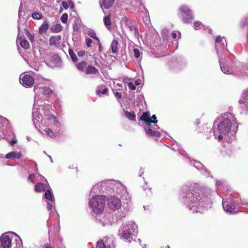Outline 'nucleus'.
I'll return each instance as SVG.
<instances>
[{
    "label": "nucleus",
    "mask_w": 248,
    "mask_h": 248,
    "mask_svg": "<svg viewBox=\"0 0 248 248\" xmlns=\"http://www.w3.org/2000/svg\"><path fill=\"white\" fill-rule=\"evenodd\" d=\"M62 27L60 24L53 25L51 27V31L54 33H58L62 31Z\"/></svg>",
    "instance_id": "27"
},
{
    "label": "nucleus",
    "mask_w": 248,
    "mask_h": 248,
    "mask_svg": "<svg viewBox=\"0 0 248 248\" xmlns=\"http://www.w3.org/2000/svg\"><path fill=\"white\" fill-rule=\"evenodd\" d=\"M22 156V154L20 152H11L6 155L5 157L7 159H19Z\"/></svg>",
    "instance_id": "14"
},
{
    "label": "nucleus",
    "mask_w": 248,
    "mask_h": 248,
    "mask_svg": "<svg viewBox=\"0 0 248 248\" xmlns=\"http://www.w3.org/2000/svg\"><path fill=\"white\" fill-rule=\"evenodd\" d=\"M48 22L45 21L39 27V33L41 34H42L45 33L48 29Z\"/></svg>",
    "instance_id": "23"
},
{
    "label": "nucleus",
    "mask_w": 248,
    "mask_h": 248,
    "mask_svg": "<svg viewBox=\"0 0 248 248\" xmlns=\"http://www.w3.org/2000/svg\"><path fill=\"white\" fill-rule=\"evenodd\" d=\"M120 1L127 4L130 3V0H120Z\"/></svg>",
    "instance_id": "47"
},
{
    "label": "nucleus",
    "mask_w": 248,
    "mask_h": 248,
    "mask_svg": "<svg viewBox=\"0 0 248 248\" xmlns=\"http://www.w3.org/2000/svg\"><path fill=\"white\" fill-rule=\"evenodd\" d=\"M68 52H69V55L71 57L72 60L74 62H77L78 60V57H77L76 54L74 52V51L72 49H69Z\"/></svg>",
    "instance_id": "30"
},
{
    "label": "nucleus",
    "mask_w": 248,
    "mask_h": 248,
    "mask_svg": "<svg viewBox=\"0 0 248 248\" xmlns=\"http://www.w3.org/2000/svg\"><path fill=\"white\" fill-rule=\"evenodd\" d=\"M222 37L220 35H219L217 37L216 40H215V43H216V44L220 43L221 42H222Z\"/></svg>",
    "instance_id": "40"
},
{
    "label": "nucleus",
    "mask_w": 248,
    "mask_h": 248,
    "mask_svg": "<svg viewBox=\"0 0 248 248\" xmlns=\"http://www.w3.org/2000/svg\"><path fill=\"white\" fill-rule=\"evenodd\" d=\"M193 19L192 13L182 15V20L184 23H187Z\"/></svg>",
    "instance_id": "26"
},
{
    "label": "nucleus",
    "mask_w": 248,
    "mask_h": 248,
    "mask_svg": "<svg viewBox=\"0 0 248 248\" xmlns=\"http://www.w3.org/2000/svg\"><path fill=\"white\" fill-rule=\"evenodd\" d=\"M45 191V198L47 200L52 202L53 198L50 190L49 189H46Z\"/></svg>",
    "instance_id": "31"
},
{
    "label": "nucleus",
    "mask_w": 248,
    "mask_h": 248,
    "mask_svg": "<svg viewBox=\"0 0 248 248\" xmlns=\"http://www.w3.org/2000/svg\"><path fill=\"white\" fill-rule=\"evenodd\" d=\"M62 4L65 9H67L68 8V4L66 1H63L62 3Z\"/></svg>",
    "instance_id": "44"
},
{
    "label": "nucleus",
    "mask_w": 248,
    "mask_h": 248,
    "mask_svg": "<svg viewBox=\"0 0 248 248\" xmlns=\"http://www.w3.org/2000/svg\"><path fill=\"white\" fill-rule=\"evenodd\" d=\"M125 116L129 120L132 121L136 120V114L134 111L129 112L128 111H124Z\"/></svg>",
    "instance_id": "28"
},
{
    "label": "nucleus",
    "mask_w": 248,
    "mask_h": 248,
    "mask_svg": "<svg viewBox=\"0 0 248 248\" xmlns=\"http://www.w3.org/2000/svg\"><path fill=\"white\" fill-rule=\"evenodd\" d=\"M85 72L87 75L96 74L98 72V70L95 66L90 65L87 66Z\"/></svg>",
    "instance_id": "17"
},
{
    "label": "nucleus",
    "mask_w": 248,
    "mask_h": 248,
    "mask_svg": "<svg viewBox=\"0 0 248 248\" xmlns=\"http://www.w3.org/2000/svg\"><path fill=\"white\" fill-rule=\"evenodd\" d=\"M35 177V174L32 173L28 177V180H30L31 182L33 183V178Z\"/></svg>",
    "instance_id": "41"
},
{
    "label": "nucleus",
    "mask_w": 248,
    "mask_h": 248,
    "mask_svg": "<svg viewBox=\"0 0 248 248\" xmlns=\"http://www.w3.org/2000/svg\"><path fill=\"white\" fill-rule=\"evenodd\" d=\"M194 28L195 29H197L198 28L200 27L201 25H202V22L200 21H195L194 22Z\"/></svg>",
    "instance_id": "38"
},
{
    "label": "nucleus",
    "mask_w": 248,
    "mask_h": 248,
    "mask_svg": "<svg viewBox=\"0 0 248 248\" xmlns=\"http://www.w3.org/2000/svg\"><path fill=\"white\" fill-rule=\"evenodd\" d=\"M134 57L136 58H138L140 55V50L138 48H134L133 50Z\"/></svg>",
    "instance_id": "36"
},
{
    "label": "nucleus",
    "mask_w": 248,
    "mask_h": 248,
    "mask_svg": "<svg viewBox=\"0 0 248 248\" xmlns=\"http://www.w3.org/2000/svg\"><path fill=\"white\" fill-rule=\"evenodd\" d=\"M200 123V121L199 119H197L195 122V125H198Z\"/></svg>",
    "instance_id": "51"
},
{
    "label": "nucleus",
    "mask_w": 248,
    "mask_h": 248,
    "mask_svg": "<svg viewBox=\"0 0 248 248\" xmlns=\"http://www.w3.org/2000/svg\"><path fill=\"white\" fill-rule=\"evenodd\" d=\"M124 22L125 25L128 27L130 31L134 33V36L136 38H138L140 33L138 31V25L137 23L135 21H130L127 17L124 18Z\"/></svg>",
    "instance_id": "8"
},
{
    "label": "nucleus",
    "mask_w": 248,
    "mask_h": 248,
    "mask_svg": "<svg viewBox=\"0 0 248 248\" xmlns=\"http://www.w3.org/2000/svg\"><path fill=\"white\" fill-rule=\"evenodd\" d=\"M107 204L110 209L115 210L121 208L122 202L117 197L111 196L107 199Z\"/></svg>",
    "instance_id": "5"
},
{
    "label": "nucleus",
    "mask_w": 248,
    "mask_h": 248,
    "mask_svg": "<svg viewBox=\"0 0 248 248\" xmlns=\"http://www.w3.org/2000/svg\"><path fill=\"white\" fill-rule=\"evenodd\" d=\"M102 47L101 46V43L100 42H99V51L100 52H101L102 51Z\"/></svg>",
    "instance_id": "52"
},
{
    "label": "nucleus",
    "mask_w": 248,
    "mask_h": 248,
    "mask_svg": "<svg viewBox=\"0 0 248 248\" xmlns=\"http://www.w3.org/2000/svg\"><path fill=\"white\" fill-rule=\"evenodd\" d=\"M104 86L101 85L98 86V89L96 90V94L99 97H100L102 94H106L108 93V89L107 87H104Z\"/></svg>",
    "instance_id": "19"
},
{
    "label": "nucleus",
    "mask_w": 248,
    "mask_h": 248,
    "mask_svg": "<svg viewBox=\"0 0 248 248\" xmlns=\"http://www.w3.org/2000/svg\"><path fill=\"white\" fill-rule=\"evenodd\" d=\"M159 129V127L156 125V124H155V127H154V129L155 130H157V129Z\"/></svg>",
    "instance_id": "54"
},
{
    "label": "nucleus",
    "mask_w": 248,
    "mask_h": 248,
    "mask_svg": "<svg viewBox=\"0 0 248 248\" xmlns=\"http://www.w3.org/2000/svg\"><path fill=\"white\" fill-rule=\"evenodd\" d=\"M222 206L225 211L230 213H236L237 211H235V206L231 202L227 201H223Z\"/></svg>",
    "instance_id": "11"
},
{
    "label": "nucleus",
    "mask_w": 248,
    "mask_h": 248,
    "mask_svg": "<svg viewBox=\"0 0 248 248\" xmlns=\"http://www.w3.org/2000/svg\"><path fill=\"white\" fill-rule=\"evenodd\" d=\"M45 248H52L50 246H46L45 247Z\"/></svg>",
    "instance_id": "56"
},
{
    "label": "nucleus",
    "mask_w": 248,
    "mask_h": 248,
    "mask_svg": "<svg viewBox=\"0 0 248 248\" xmlns=\"http://www.w3.org/2000/svg\"><path fill=\"white\" fill-rule=\"evenodd\" d=\"M43 93L45 95H49L52 93V90L49 87H44L43 88Z\"/></svg>",
    "instance_id": "33"
},
{
    "label": "nucleus",
    "mask_w": 248,
    "mask_h": 248,
    "mask_svg": "<svg viewBox=\"0 0 248 248\" xmlns=\"http://www.w3.org/2000/svg\"><path fill=\"white\" fill-rule=\"evenodd\" d=\"M104 23L108 30L111 31L112 30V24L110 20V16L108 15L104 18Z\"/></svg>",
    "instance_id": "20"
},
{
    "label": "nucleus",
    "mask_w": 248,
    "mask_h": 248,
    "mask_svg": "<svg viewBox=\"0 0 248 248\" xmlns=\"http://www.w3.org/2000/svg\"><path fill=\"white\" fill-rule=\"evenodd\" d=\"M13 234L3 233L0 237V247L3 248H10L12 245Z\"/></svg>",
    "instance_id": "7"
},
{
    "label": "nucleus",
    "mask_w": 248,
    "mask_h": 248,
    "mask_svg": "<svg viewBox=\"0 0 248 248\" xmlns=\"http://www.w3.org/2000/svg\"><path fill=\"white\" fill-rule=\"evenodd\" d=\"M89 205L94 214H101L105 209V196L97 195L92 197L89 200Z\"/></svg>",
    "instance_id": "2"
},
{
    "label": "nucleus",
    "mask_w": 248,
    "mask_h": 248,
    "mask_svg": "<svg viewBox=\"0 0 248 248\" xmlns=\"http://www.w3.org/2000/svg\"><path fill=\"white\" fill-rule=\"evenodd\" d=\"M71 8H73V4L71 3V5H70Z\"/></svg>",
    "instance_id": "58"
},
{
    "label": "nucleus",
    "mask_w": 248,
    "mask_h": 248,
    "mask_svg": "<svg viewBox=\"0 0 248 248\" xmlns=\"http://www.w3.org/2000/svg\"><path fill=\"white\" fill-rule=\"evenodd\" d=\"M87 35H88L90 37L93 38L94 39L96 40L98 42H99V39L96 36L95 32L93 30H89L87 32Z\"/></svg>",
    "instance_id": "29"
},
{
    "label": "nucleus",
    "mask_w": 248,
    "mask_h": 248,
    "mask_svg": "<svg viewBox=\"0 0 248 248\" xmlns=\"http://www.w3.org/2000/svg\"><path fill=\"white\" fill-rule=\"evenodd\" d=\"M44 131L46 132L47 135L50 137H55V134L53 131L49 128L46 127L44 129Z\"/></svg>",
    "instance_id": "34"
},
{
    "label": "nucleus",
    "mask_w": 248,
    "mask_h": 248,
    "mask_svg": "<svg viewBox=\"0 0 248 248\" xmlns=\"http://www.w3.org/2000/svg\"><path fill=\"white\" fill-rule=\"evenodd\" d=\"M118 44H119V42L117 40L114 39L112 40L111 44L110 47H111V49L112 50V52L113 54H116L117 53L118 49Z\"/></svg>",
    "instance_id": "24"
},
{
    "label": "nucleus",
    "mask_w": 248,
    "mask_h": 248,
    "mask_svg": "<svg viewBox=\"0 0 248 248\" xmlns=\"http://www.w3.org/2000/svg\"><path fill=\"white\" fill-rule=\"evenodd\" d=\"M135 84L137 85H139V83L137 81H135Z\"/></svg>",
    "instance_id": "57"
},
{
    "label": "nucleus",
    "mask_w": 248,
    "mask_h": 248,
    "mask_svg": "<svg viewBox=\"0 0 248 248\" xmlns=\"http://www.w3.org/2000/svg\"><path fill=\"white\" fill-rule=\"evenodd\" d=\"M62 8L60 9V11H62Z\"/></svg>",
    "instance_id": "60"
},
{
    "label": "nucleus",
    "mask_w": 248,
    "mask_h": 248,
    "mask_svg": "<svg viewBox=\"0 0 248 248\" xmlns=\"http://www.w3.org/2000/svg\"><path fill=\"white\" fill-rule=\"evenodd\" d=\"M31 34L29 32V31L27 30V32H26V35H27V36L28 37L29 36H30V35H31Z\"/></svg>",
    "instance_id": "55"
},
{
    "label": "nucleus",
    "mask_w": 248,
    "mask_h": 248,
    "mask_svg": "<svg viewBox=\"0 0 248 248\" xmlns=\"http://www.w3.org/2000/svg\"><path fill=\"white\" fill-rule=\"evenodd\" d=\"M129 88L131 90H135L136 89V86L132 82H129L128 84Z\"/></svg>",
    "instance_id": "39"
},
{
    "label": "nucleus",
    "mask_w": 248,
    "mask_h": 248,
    "mask_svg": "<svg viewBox=\"0 0 248 248\" xmlns=\"http://www.w3.org/2000/svg\"><path fill=\"white\" fill-rule=\"evenodd\" d=\"M61 36L59 35L52 36L49 38V44L50 46H58L61 43Z\"/></svg>",
    "instance_id": "12"
},
{
    "label": "nucleus",
    "mask_w": 248,
    "mask_h": 248,
    "mask_svg": "<svg viewBox=\"0 0 248 248\" xmlns=\"http://www.w3.org/2000/svg\"><path fill=\"white\" fill-rule=\"evenodd\" d=\"M132 225H127L126 226V228L120 233V239L128 243H130L132 241H135L133 235L130 232L131 229L132 230Z\"/></svg>",
    "instance_id": "4"
},
{
    "label": "nucleus",
    "mask_w": 248,
    "mask_h": 248,
    "mask_svg": "<svg viewBox=\"0 0 248 248\" xmlns=\"http://www.w3.org/2000/svg\"><path fill=\"white\" fill-rule=\"evenodd\" d=\"M32 18L35 20H39L43 18V15L37 12L33 13L31 15Z\"/></svg>",
    "instance_id": "32"
},
{
    "label": "nucleus",
    "mask_w": 248,
    "mask_h": 248,
    "mask_svg": "<svg viewBox=\"0 0 248 248\" xmlns=\"http://www.w3.org/2000/svg\"><path fill=\"white\" fill-rule=\"evenodd\" d=\"M19 41V43L22 47L24 49H27L30 47V44L27 40L22 39L21 37H17V42Z\"/></svg>",
    "instance_id": "18"
},
{
    "label": "nucleus",
    "mask_w": 248,
    "mask_h": 248,
    "mask_svg": "<svg viewBox=\"0 0 248 248\" xmlns=\"http://www.w3.org/2000/svg\"><path fill=\"white\" fill-rule=\"evenodd\" d=\"M221 70L222 72H223L225 74H229V72L228 69H226V68H223L222 66H220Z\"/></svg>",
    "instance_id": "45"
},
{
    "label": "nucleus",
    "mask_w": 248,
    "mask_h": 248,
    "mask_svg": "<svg viewBox=\"0 0 248 248\" xmlns=\"http://www.w3.org/2000/svg\"><path fill=\"white\" fill-rule=\"evenodd\" d=\"M239 103L243 104L242 107L248 111V89L243 97V99L239 100Z\"/></svg>",
    "instance_id": "15"
},
{
    "label": "nucleus",
    "mask_w": 248,
    "mask_h": 248,
    "mask_svg": "<svg viewBox=\"0 0 248 248\" xmlns=\"http://www.w3.org/2000/svg\"><path fill=\"white\" fill-rule=\"evenodd\" d=\"M218 139L219 140H221L223 139V135H219L218 136Z\"/></svg>",
    "instance_id": "53"
},
{
    "label": "nucleus",
    "mask_w": 248,
    "mask_h": 248,
    "mask_svg": "<svg viewBox=\"0 0 248 248\" xmlns=\"http://www.w3.org/2000/svg\"><path fill=\"white\" fill-rule=\"evenodd\" d=\"M17 142V140H14L10 141V143L11 145H14Z\"/></svg>",
    "instance_id": "48"
},
{
    "label": "nucleus",
    "mask_w": 248,
    "mask_h": 248,
    "mask_svg": "<svg viewBox=\"0 0 248 248\" xmlns=\"http://www.w3.org/2000/svg\"><path fill=\"white\" fill-rule=\"evenodd\" d=\"M114 1L115 0H100V4L102 8L108 9L112 6Z\"/></svg>",
    "instance_id": "13"
},
{
    "label": "nucleus",
    "mask_w": 248,
    "mask_h": 248,
    "mask_svg": "<svg viewBox=\"0 0 248 248\" xmlns=\"http://www.w3.org/2000/svg\"><path fill=\"white\" fill-rule=\"evenodd\" d=\"M78 55L79 57H83L85 55V51L84 50H81L78 52Z\"/></svg>",
    "instance_id": "42"
},
{
    "label": "nucleus",
    "mask_w": 248,
    "mask_h": 248,
    "mask_svg": "<svg viewBox=\"0 0 248 248\" xmlns=\"http://www.w3.org/2000/svg\"><path fill=\"white\" fill-rule=\"evenodd\" d=\"M232 123L231 120L227 118L223 119L219 123L217 127L218 130L222 134L228 135L231 131Z\"/></svg>",
    "instance_id": "3"
},
{
    "label": "nucleus",
    "mask_w": 248,
    "mask_h": 248,
    "mask_svg": "<svg viewBox=\"0 0 248 248\" xmlns=\"http://www.w3.org/2000/svg\"><path fill=\"white\" fill-rule=\"evenodd\" d=\"M209 201V198L201 189H198L197 191H187L185 197V202L189 209L196 212L197 211V208L207 205Z\"/></svg>",
    "instance_id": "1"
},
{
    "label": "nucleus",
    "mask_w": 248,
    "mask_h": 248,
    "mask_svg": "<svg viewBox=\"0 0 248 248\" xmlns=\"http://www.w3.org/2000/svg\"><path fill=\"white\" fill-rule=\"evenodd\" d=\"M114 94H115V96H116V98H117L118 99H121L122 98V93H121L115 92L114 93Z\"/></svg>",
    "instance_id": "43"
},
{
    "label": "nucleus",
    "mask_w": 248,
    "mask_h": 248,
    "mask_svg": "<svg viewBox=\"0 0 248 248\" xmlns=\"http://www.w3.org/2000/svg\"><path fill=\"white\" fill-rule=\"evenodd\" d=\"M86 44L88 47H90L93 43V40L90 38H87L85 40Z\"/></svg>",
    "instance_id": "37"
},
{
    "label": "nucleus",
    "mask_w": 248,
    "mask_h": 248,
    "mask_svg": "<svg viewBox=\"0 0 248 248\" xmlns=\"http://www.w3.org/2000/svg\"><path fill=\"white\" fill-rule=\"evenodd\" d=\"M179 11L182 16L192 13L191 10L187 6L185 5L181 6L179 8Z\"/></svg>",
    "instance_id": "25"
},
{
    "label": "nucleus",
    "mask_w": 248,
    "mask_h": 248,
    "mask_svg": "<svg viewBox=\"0 0 248 248\" xmlns=\"http://www.w3.org/2000/svg\"><path fill=\"white\" fill-rule=\"evenodd\" d=\"M112 240L109 237H104L96 243V248H111Z\"/></svg>",
    "instance_id": "10"
},
{
    "label": "nucleus",
    "mask_w": 248,
    "mask_h": 248,
    "mask_svg": "<svg viewBox=\"0 0 248 248\" xmlns=\"http://www.w3.org/2000/svg\"><path fill=\"white\" fill-rule=\"evenodd\" d=\"M52 207V206L50 203H47V208L48 210H51Z\"/></svg>",
    "instance_id": "50"
},
{
    "label": "nucleus",
    "mask_w": 248,
    "mask_h": 248,
    "mask_svg": "<svg viewBox=\"0 0 248 248\" xmlns=\"http://www.w3.org/2000/svg\"><path fill=\"white\" fill-rule=\"evenodd\" d=\"M77 68L80 71L85 72L87 66V63L85 61H83L76 64Z\"/></svg>",
    "instance_id": "21"
},
{
    "label": "nucleus",
    "mask_w": 248,
    "mask_h": 248,
    "mask_svg": "<svg viewBox=\"0 0 248 248\" xmlns=\"http://www.w3.org/2000/svg\"><path fill=\"white\" fill-rule=\"evenodd\" d=\"M28 38L31 42L34 41V36L32 34L30 35V36H28Z\"/></svg>",
    "instance_id": "46"
},
{
    "label": "nucleus",
    "mask_w": 248,
    "mask_h": 248,
    "mask_svg": "<svg viewBox=\"0 0 248 248\" xmlns=\"http://www.w3.org/2000/svg\"><path fill=\"white\" fill-rule=\"evenodd\" d=\"M37 89V86H35V87H34V90H36V89Z\"/></svg>",
    "instance_id": "59"
},
{
    "label": "nucleus",
    "mask_w": 248,
    "mask_h": 248,
    "mask_svg": "<svg viewBox=\"0 0 248 248\" xmlns=\"http://www.w3.org/2000/svg\"><path fill=\"white\" fill-rule=\"evenodd\" d=\"M140 120L144 122L148 126H151V123L156 124L157 123L155 115H153L151 117L149 112H143L140 117Z\"/></svg>",
    "instance_id": "6"
},
{
    "label": "nucleus",
    "mask_w": 248,
    "mask_h": 248,
    "mask_svg": "<svg viewBox=\"0 0 248 248\" xmlns=\"http://www.w3.org/2000/svg\"><path fill=\"white\" fill-rule=\"evenodd\" d=\"M68 15L66 13H64L61 16V20L62 23H66L68 20Z\"/></svg>",
    "instance_id": "35"
},
{
    "label": "nucleus",
    "mask_w": 248,
    "mask_h": 248,
    "mask_svg": "<svg viewBox=\"0 0 248 248\" xmlns=\"http://www.w3.org/2000/svg\"><path fill=\"white\" fill-rule=\"evenodd\" d=\"M146 133L152 137H159L160 136V133L156 131L153 130L151 127L145 129Z\"/></svg>",
    "instance_id": "22"
},
{
    "label": "nucleus",
    "mask_w": 248,
    "mask_h": 248,
    "mask_svg": "<svg viewBox=\"0 0 248 248\" xmlns=\"http://www.w3.org/2000/svg\"><path fill=\"white\" fill-rule=\"evenodd\" d=\"M19 80L20 83L26 87L31 86L34 82V78L32 76L23 74L20 75Z\"/></svg>",
    "instance_id": "9"
},
{
    "label": "nucleus",
    "mask_w": 248,
    "mask_h": 248,
    "mask_svg": "<svg viewBox=\"0 0 248 248\" xmlns=\"http://www.w3.org/2000/svg\"><path fill=\"white\" fill-rule=\"evenodd\" d=\"M171 36L172 38H173V39H176V37H177V34L174 32H173L171 33Z\"/></svg>",
    "instance_id": "49"
},
{
    "label": "nucleus",
    "mask_w": 248,
    "mask_h": 248,
    "mask_svg": "<svg viewBox=\"0 0 248 248\" xmlns=\"http://www.w3.org/2000/svg\"><path fill=\"white\" fill-rule=\"evenodd\" d=\"M46 185L42 183H37L34 186V190L37 192H42L46 189Z\"/></svg>",
    "instance_id": "16"
}]
</instances>
